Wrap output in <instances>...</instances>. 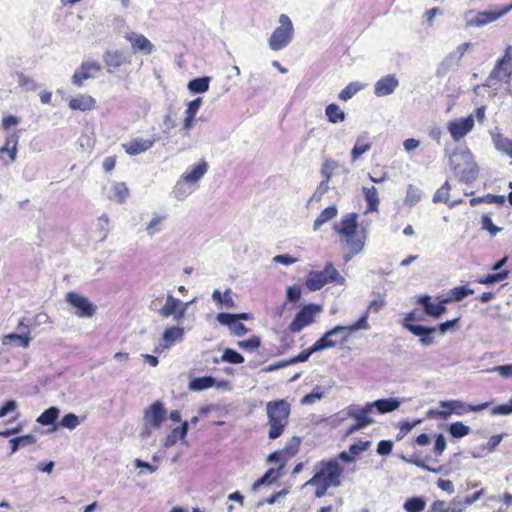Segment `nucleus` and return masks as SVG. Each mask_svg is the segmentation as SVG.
<instances>
[{"mask_svg": "<svg viewBox=\"0 0 512 512\" xmlns=\"http://www.w3.org/2000/svg\"><path fill=\"white\" fill-rule=\"evenodd\" d=\"M342 474L343 468L338 459L322 460L315 466L314 475L305 482L304 486L315 487V497L322 498L329 488H337L341 485Z\"/></svg>", "mask_w": 512, "mask_h": 512, "instance_id": "f257e3e1", "label": "nucleus"}, {"mask_svg": "<svg viewBox=\"0 0 512 512\" xmlns=\"http://www.w3.org/2000/svg\"><path fill=\"white\" fill-rule=\"evenodd\" d=\"M335 231L340 236V242L346 246L349 251L344 254V261L349 262L352 257L362 252L365 247L366 234L364 230H358L357 214L348 213L342 217Z\"/></svg>", "mask_w": 512, "mask_h": 512, "instance_id": "f03ea898", "label": "nucleus"}, {"mask_svg": "<svg viewBox=\"0 0 512 512\" xmlns=\"http://www.w3.org/2000/svg\"><path fill=\"white\" fill-rule=\"evenodd\" d=\"M291 406L284 400L269 401L266 403L267 424L269 426L268 438H279L289 422Z\"/></svg>", "mask_w": 512, "mask_h": 512, "instance_id": "7ed1b4c3", "label": "nucleus"}, {"mask_svg": "<svg viewBox=\"0 0 512 512\" xmlns=\"http://www.w3.org/2000/svg\"><path fill=\"white\" fill-rule=\"evenodd\" d=\"M449 165L461 182L472 183L478 177L479 167L467 149L453 152L449 156Z\"/></svg>", "mask_w": 512, "mask_h": 512, "instance_id": "20e7f679", "label": "nucleus"}, {"mask_svg": "<svg viewBox=\"0 0 512 512\" xmlns=\"http://www.w3.org/2000/svg\"><path fill=\"white\" fill-rule=\"evenodd\" d=\"M367 320L368 312H364V314L355 323L346 326L337 325L334 328L328 330L317 341L326 344L325 349L333 348L339 343H346L352 333L358 330H368L370 328Z\"/></svg>", "mask_w": 512, "mask_h": 512, "instance_id": "39448f33", "label": "nucleus"}, {"mask_svg": "<svg viewBox=\"0 0 512 512\" xmlns=\"http://www.w3.org/2000/svg\"><path fill=\"white\" fill-rule=\"evenodd\" d=\"M512 76V46L505 49L502 58L496 64L489 76L486 78L484 87L494 88L498 82L509 83Z\"/></svg>", "mask_w": 512, "mask_h": 512, "instance_id": "423d86ee", "label": "nucleus"}, {"mask_svg": "<svg viewBox=\"0 0 512 512\" xmlns=\"http://www.w3.org/2000/svg\"><path fill=\"white\" fill-rule=\"evenodd\" d=\"M278 22L279 26L272 32L268 41L269 48L273 51L284 49L290 44L294 36L292 21L286 14H281Z\"/></svg>", "mask_w": 512, "mask_h": 512, "instance_id": "0eeeda50", "label": "nucleus"}, {"mask_svg": "<svg viewBox=\"0 0 512 512\" xmlns=\"http://www.w3.org/2000/svg\"><path fill=\"white\" fill-rule=\"evenodd\" d=\"M512 10V3L498 10L488 11H475L473 9L467 10L464 13L465 26L469 27H483L489 23L495 22L499 18L505 16Z\"/></svg>", "mask_w": 512, "mask_h": 512, "instance_id": "6e6552de", "label": "nucleus"}, {"mask_svg": "<svg viewBox=\"0 0 512 512\" xmlns=\"http://www.w3.org/2000/svg\"><path fill=\"white\" fill-rule=\"evenodd\" d=\"M344 278L340 276L336 268L327 263L322 271H311L306 279V287L309 291L320 290L324 285L336 282L338 284L344 283Z\"/></svg>", "mask_w": 512, "mask_h": 512, "instance_id": "1a4fd4ad", "label": "nucleus"}, {"mask_svg": "<svg viewBox=\"0 0 512 512\" xmlns=\"http://www.w3.org/2000/svg\"><path fill=\"white\" fill-rule=\"evenodd\" d=\"M322 307L315 304L305 305L296 315L289 325V330L293 333L300 332L305 327L314 322L316 314L320 313Z\"/></svg>", "mask_w": 512, "mask_h": 512, "instance_id": "9d476101", "label": "nucleus"}, {"mask_svg": "<svg viewBox=\"0 0 512 512\" xmlns=\"http://www.w3.org/2000/svg\"><path fill=\"white\" fill-rule=\"evenodd\" d=\"M440 405L444 408H448V411H439L438 416L441 419H447L452 413L457 415H463L469 411H481L489 406L488 402L481 403L478 405H470L459 400L441 401Z\"/></svg>", "mask_w": 512, "mask_h": 512, "instance_id": "9b49d317", "label": "nucleus"}, {"mask_svg": "<svg viewBox=\"0 0 512 512\" xmlns=\"http://www.w3.org/2000/svg\"><path fill=\"white\" fill-rule=\"evenodd\" d=\"M66 301L76 309L75 314L81 318H90L96 312V306L87 297L70 291L66 294Z\"/></svg>", "mask_w": 512, "mask_h": 512, "instance_id": "f8f14e48", "label": "nucleus"}, {"mask_svg": "<svg viewBox=\"0 0 512 512\" xmlns=\"http://www.w3.org/2000/svg\"><path fill=\"white\" fill-rule=\"evenodd\" d=\"M166 415L167 410L165 409L163 403L160 401H156L145 410L143 416V423L148 427L159 429L161 427V424L165 421Z\"/></svg>", "mask_w": 512, "mask_h": 512, "instance_id": "ddd939ff", "label": "nucleus"}, {"mask_svg": "<svg viewBox=\"0 0 512 512\" xmlns=\"http://www.w3.org/2000/svg\"><path fill=\"white\" fill-rule=\"evenodd\" d=\"M474 127L473 115L466 118H459L451 120L447 124V129L454 141H459L464 138Z\"/></svg>", "mask_w": 512, "mask_h": 512, "instance_id": "4468645a", "label": "nucleus"}, {"mask_svg": "<svg viewBox=\"0 0 512 512\" xmlns=\"http://www.w3.org/2000/svg\"><path fill=\"white\" fill-rule=\"evenodd\" d=\"M372 414L373 413L371 411V408L367 404L361 409H355V408L350 409L348 412V415L351 418H354L356 420V423L353 424L348 429V434L354 433L358 430H361V429L367 427L370 424H373L375 421L372 418Z\"/></svg>", "mask_w": 512, "mask_h": 512, "instance_id": "2eb2a0df", "label": "nucleus"}, {"mask_svg": "<svg viewBox=\"0 0 512 512\" xmlns=\"http://www.w3.org/2000/svg\"><path fill=\"white\" fill-rule=\"evenodd\" d=\"M156 141V136H152L151 138L136 137L123 143L122 147L127 154L135 156L151 149Z\"/></svg>", "mask_w": 512, "mask_h": 512, "instance_id": "dca6fc26", "label": "nucleus"}, {"mask_svg": "<svg viewBox=\"0 0 512 512\" xmlns=\"http://www.w3.org/2000/svg\"><path fill=\"white\" fill-rule=\"evenodd\" d=\"M101 66L96 61H84L81 66L74 72L72 76V83L81 87L84 80L93 77L94 73L99 72Z\"/></svg>", "mask_w": 512, "mask_h": 512, "instance_id": "f3484780", "label": "nucleus"}, {"mask_svg": "<svg viewBox=\"0 0 512 512\" xmlns=\"http://www.w3.org/2000/svg\"><path fill=\"white\" fill-rule=\"evenodd\" d=\"M399 86V80L394 74L381 77L374 85V94L378 97L392 94Z\"/></svg>", "mask_w": 512, "mask_h": 512, "instance_id": "a211bd4d", "label": "nucleus"}, {"mask_svg": "<svg viewBox=\"0 0 512 512\" xmlns=\"http://www.w3.org/2000/svg\"><path fill=\"white\" fill-rule=\"evenodd\" d=\"M372 143L368 132H361L355 141V144L350 152L351 162H356L363 154L371 150Z\"/></svg>", "mask_w": 512, "mask_h": 512, "instance_id": "6ab92c4d", "label": "nucleus"}, {"mask_svg": "<svg viewBox=\"0 0 512 512\" xmlns=\"http://www.w3.org/2000/svg\"><path fill=\"white\" fill-rule=\"evenodd\" d=\"M125 38L130 42L132 48L136 52H142L143 54L149 55L154 50V45L144 35L130 32Z\"/></svg>", "mask_w": 512, "mask_h": 512, "instance_id": "aec40b11", "label": "nucleus"}, {"mask_svg": "<svg viewBox=\"0 0 512 512\" xmlns=\"http://www.w3.org/2000/svg\"><path fill=\"white\" fill-rule=\"evenodd\" d=\"M407 330L419 337V342L423 346H431L435 343L433 334L437 330L436 327L429 328L422 325H409Z\"/></svg>", "mask_w": 512, "mask_h": 512, "instance_id": "412c9836", "label": "nucleus"}, {"mask_svg": "<svg viewBox=\"0 0 512 512\" xmlns=\"http://www.w3.org/2000/svg\"><path fill=\"white\" fill-rule=\"evenodd\" d=\"M418 303H420L423 306L424 311L427 315L434 318H439L446 312V303H443V301L440 303H433L431 302V297L428 295L420 296L418 298Z\"/></svg>", "mask_w": 512, "mask_h": 512, "instance_id": "4be33fe9", "label": "nucleus"}, {"mask_svg": "<svg viewBox=\"0 0 512 512\" xmlns=\"http://www.w3.org/2000/svg\"><path fill=\"white\" fill-rule=\"evenodd\" d=\"M490 135L496 150L512 159V140L505 137L497 128L491 131Z\"/></svg>", "mask_w": 512, "mask_h": 512, "instance_id": "5701e85b", "label": "nucleus"}, {"mask_svg": "<svg viewBox=\"0 0 512 512\" xmlns=\"http://www.w3.org/2000/svg\"><path fill=\"white\" fill-rule=\"evenodd\" d=\"M401 402L396 398H383L374 402L367 403L370 406L372 413L377 410L381 414L392 412L399 408Z\"/></svg>", "mask_w": 512, "mask_h": 512, "instance_id": "b1692460", "label": "nucleus"}, {"mask_svg": "<svg viewBox=\"0 0 512 512\" xmlns=\"http://www.w3.org/2000/svg\"><path fill=\"white\" fill-rule=\"evenodd\" d=\"M202 104V98L198 97L187 104L182 129L188 134L193 127L195 116Z\"/></svg>", "mask_w": 512, "mask_h": 512, "instance_id": "393cba45", "label": "nucleus"}, {"mask_svg": "<svg viewBox=\"0 0 512 512\" xmlns=\"http://www.w3.org/2000/svg\"><path fill=\"white\" fill-rule=\"evenodd\" d=\"M185 330L179 326L167 327L162 335L165 348H169L176 342H181L184 339Z\"/></svg>", "mask_w": 512, "mask_h": 512, "instance_id": "a878e982", "label": "nucleus"}, {"mask_svg": "<svg viewBox=\"0 0 512 512\" xmlns=\"http://www.w3.org/2000/svg\"><path fill=\"white\" fill-rule=\"evenodd\" d=\"M207 171V162L201 161L197 165L193 166L190 171L183 173L180 177L194 186L206 174Z\"/></svg>", "mask_w": 512, "mask_h": 512, "instance_id": "bb28decb", "label": "nucleus"}, {"mask_svg": "<svg viewBox=\"0 0 512 512\" xmlns=\"http://www.w3.org/2000/svg\"><path fill=\"white\" fill-rule=\"evenodd\" d=\"M129 196V189L124 182H115L111 185L107 197L119 204L126 201Z\"/></svg>", "mask_w": 512, "mask_h": 512, "instance_id": "cd10ccee", "label": "nucleus"}, {"mask_svg": "<svg viewBox=\"0 0 512 512\" xmlns=\"http://www.w3.org/2000/svg\"><path fill=\"white\" fill-rule=\"evenodd\" d=\"M103 60L108 68H118L128 62L124 53L119 50L106 51Z\"/></svg>", "mask_w": 512, "mask_h": 512, "instance_id": "c85d7f7f", "label": "nucleus"}, {"mask_svg": "<svg viewBox=\"0 0 512 512\" xmlns=\"http://www.w3.org/2000/svg\"><path fill=\"white\" fill-rule=\"evenodd\" d=\"M189 429V423L184 421L180 427L173 429L166 437L164 446L172 447L177 443V440H184Z\"/></svg>", "mask_w": 512, "mask_h": 512, "instance_id": "c756f323", "label": "nucleus"}, {"mask_svg": "<svg viewBox=\"0 0 512 512\" xmlns=\"http://www.w3.org/2000/svg\"><path fill=\"white\" fill-rule=\"evenodd\" d=\"M95 105V99L89 95H79L69 101V107L73 110L87 111Z\"/></svg>", "mask_w": 512, "mask_h": 512, "instance_id": "7c9ffc66", "label": "nucleus"}, {"mask_svg": "<svg viewBox=\"0 0 512 512\" xmlns=\"http://www.w3.org/2000/svg\"><path fill=\"white\" fill-rule=\"evenodd\" d=\"M193 191H194V186L192 184H190L189 182H187L186 180H184L182 177H180L179 180L176 182L172 193L177 200L183 201Z\"/></svg>", "mask_w": 512, "mask_h": 512, "instance_id": "2f4dec72", "label": "nucleus"}, {"mask_svg": "<svg viewBox=\"0 0 512 512\" xmlns=\"http://www.w3.org/2000/svg\"><path fill=\"white\" fill-rule=\"evenodd\" d=\"M337 213L338 210L334 205L325 208L315 219L313 223V230H319L322 225L335 218L337 216Z\"/></svg>", "mask_w": 512, "mask_h": 512, "instance_id": "473e14b6", "label": "nucleus"}, {"mask_svg": "<svg viewBox=\"0 0 512 512\" xmlns=\"http://www.w3.org/2000/svg\"><path fill=\"white\" fill-rule=\"evenodd\" d=\"M182 301L178 298H175L173 295L169 294L166 298V302L164 306L159 310V315L163 318H168L172 316L178 310V307H181Z\"/></svg>", "mask_w": 512, "mask_h": 512, "instance_id": "72a5a7b5", "label": "nucleus"}, {"mask_svg": "<svg viewBox=\"0 0 512 512\" xmlns=\"http://www.w3.org/2000/svg\"><path fill=\"white\" fill-rule=\"evenodd\" d=\"M325 346L326 344L316 341L311 347L302 351L299 355L288 360V363L295 364L299 362H305L313 353L324 350Z\"/></svg>", "mask_w": 512, "mask_h": 512, "instance_id": "f704fd0d", "label": "nucleus"}, {"mask_svg": "<svg viewBox=\"0 0 512 512\" xmlns=\"http://www.w3.org/2000/svg\"><path fill=\"white\" fill-rule=\"evenodd\" d=\"M216 380L212 376L194 378L189 382V390L203 391L215 385Z\"/></svg>", "mask_w": 512, "mask_h": 512, "instance_id": "c9c22d12", "label": "nucleus"}, {"mask_svg": "<svg viewBox=\"0 0 512 512\" xmlns=\"http://www.w3.org/2000/svg\"><path fill=\"white\" fill-rule=\"evenodd\" d=\"M325 115L329 122L333 124L341 123L345 120V112L337 104H329L325 109Z\"/></svg>", "mask_w": 512, "mask_h": 512, "instance_id": "e433bc0d", "label": "nucleus"}, {"mask_svg": "<svg viewBox=\"0 0 512 512\" xmlns=\"http://www.w3.org/2000/svg\"><path fill=\"white\" fill-rule=\"evenodd\" d=\"M363 194L367 202L368 211H376L379 204L378 190L376 187H363Z\"/></svg>", "mask_w": 512, "mask_h": 512, "instance_id": "4c0bfd02", "label": "nucleus"}, {"mask_svg": "<svg viewBox=\"0 0 512 512\" xmlns=\"http://www.w3.org/2000/svg\"><path fill=\"white\" fill-rule=\"evenodd\" d=\"M474 293V290L467 286H458L450 290L449 296L443 300V303H449L452 301H461L465 297Z\"/></svg>", "mask_w": 512, "mask_h": 512, "instance_id": "58836bf2", "label": "nucleus"}, {"mask_svg": "<svg viewBox=\"0 0 512 512\" xmlns=\"http://www.w3.org/2000/svg\"><path fill=\"white\" fill-rule=\"evenodd\" d=\"M425 507L426 501L420 496L408 498L403 504V508L406 512H422Z\"/></svg>", "mask_w": 512, "mask_h": 512, "instance_id": "ea45409f", "label": "nucleus"}, {"mask_svg": "<svg viewBox=\"0 0 512 512\" xmlns=\"http://www.w3.org/2000/svg\"><path fill=\"white\" fill-rule=\"evenodd\" d=\"M210 77L195 78L188 83V89L192 93H204L209 89Z\"/></svg>", "mask_w": 512, "mask_h": 512, "instance_id": "a19ab883", "label": "nucleus"}, {"mask_svg": "<svg viewBox=\"0 0 512 512\" xmlns=\"http://www.w3.org/2000/svg\"><path fill=\"white\" fill-rule=\"evenodd\" d=\"M35 442L36 438L31 434L13 438L9 441L11 445V453H15L20 447L32 445Z\"/></svg>", "mask_w": 512, "mask_h": 512, "instance_id": "79ce46f5", "label": "nucleus"}, {"mask_svg": "<svg viewBox=\"0 0 512 512\" xmlns=\"http://www.w3.org/2000/svg\"><path fill=\"white\" fill-rule=\"evenodd\" d=\"M421 197H422L421 191L414 185L410 184L407 187L406 196L404 198V204L409 207H413L418 202H420Z\"/></svg>", "mask_w": 512, "mask_h": 512, "instance_id": "37998d69", "label": "nucleus"}, {"mask_svg": "<svg viewBox=\"0 0 512 512\" xmlns=\"http://www.w3.org/2000/svg\"><path fill=\"white\" fill-rule=\"evenodd\" d=\"M59 416V409L56 407H50L46 409L37 419V422L41 425L48 426L53 424Z\"/></svg>", "mask_w": 512, "mask_h": 512, "instance_id": "c03bdc74", "label": "nucleus"}, {"mask_svg": "<svg viewBox=\"0 0 512 512\" xmlns=\"http://www.w3.org/2000/svg\"><path fill=\"white\" fill-rule=\"evenodd\" d=\"M217 321L220 324H229L230 322H239V320H250L251 314L249 313H240V314H230V313H219L216 317Z\"/></svg>", "mask_w": 512, "mask_h": 512, "instance_id": "a18cd8bd", "label": "nucleus"}, {"mask_svg": "<svg viewBox=\"0 0 512 512\" xmlns=\"http://www.w3.org/2000/svg\"><path fill=\"white\" fill-rule=\"evenodd\" d=\"M339 167V163L333 159H327L324 161L321 167L322 180L329 181L334 175L335 170Z\"/></svg>", "mask_w": 512, "mask_h": 512, "instance_id": "49530a36", "label": "nucleus"}, {"mask_svg": "<svg viewBox=\"0 0 512 512\" xmlns=\"http://www.w3.org/2000/svg\"><path fill=\"white\" fill-rule=\"evenodd\" d=\"M20 138V131L9 134L6 139L4 146H7L11 151V161H15L17 157V146Z\"/></svg>", "mask_w": 512, "mask_h": 512, "instance_id": "de8ad7c7", "label": "nucleus"}, {"mask_svg": "<svg viewBox=\"0 0 512 512\" xmlns=\"http://www.w3.org/2000/svg\"><path fill=\"white\" fill-rule=\"evenodd\" d=\"M460 57L455 51L447 55L441 63V68L444 70H455L461 61Z\"/></svg>", "mask_w": 512, "mask_h": 512, "instance_id": "09e8293b", "label": "nucleus"}, {"mask_svg": "<svg viewBox=\"0 0 512 512\" xmlns=\"http://www.w3.org/2000/svg\"><path fill=\"white\" fill-rule=\"evenodd\" d=\"M363 88V85L358 82L348 84L340 93L339 99L347 101L351 99L358 91Z\"/></svg>", "mask_w": 512, "mask_h": 512, "instance_id": "8fccbe9b", "label": "nucleus"}, {"mask_svg": "<svg viewBox=\"0 0 512 512\" xmlns=\"http://www.w3.org/2000/svg\"><path fill=\"white\" fill-rule=\"evenodd\" d=\"M166 219V216L154 214L151 221L146 226V231L149 236H153L161 231V224Z\"/></svg>", "mask_w": 512, "mask_h": 512, "instance_id": "3c124183", "label": "nucleus"}, {"mask_svg": "<svg viewBox=\"0 0 512 512\" xmlns=\"http://www.w3.org/2000/svg\"><path fill=\"white\" fill-rule=\"evenodd\" d=\"M11 340L19 341L22 347L28 348L30 345L31 337L23 333H10L3 337L2 343L6 345L8 341Z\"/></svg>", "mask_w": 512, "mask_h": 512, "instance_id": "603ef678", "label": "nucleus"}, {"mask_svg": "<svg viewBox=\"0 0 512 512\" xmlns=\"http://www.w3.org/2000/svg\"><path fill=\"white\" fill-rule=\"evenodd\" d=\"M470 427L462 422L452 423L449 427V432L454 438H462L470 433Z\"/></svg>", "mask_w": 512, "mask_h": 512, "instance_id": "864d4df0", "label": "nucleus"}, {"mask_svg": "<svg viewBox=\"0 0 512 512\" xmlns=\"http://www.w3.org/2000/svg\"><path fill=\"white\" fill-rule=\"evenodd\" d=\"M221 360L227 363L240 364L244 362V357L237 351L227 348L224 350Z\"/></svg>", "mask_w": 512, "mask_h": 512, "instance_id": "5fc2aeb1", "label": "nucleus"}, {"mask_svg": "<svg viewBox=\"0 0 512 512\" xmlns=\"http://www.w3.org/2000/svg\"><path fill=\"white\" fill-rule=\"evenodd\" d=\"M451 189V186L448 181H446L434 194L433 196V202H444L448 203L449 200V191Z\"/></svg>", "mask_w": 512, "mask_h": 512, "instance_id": "6e6d98bb", "label": "nucleus"}, {"mask_svg": "<svg viewBox=\"0 0 512 512\" xmlns=\"http://www.w3.org/2000/svg\"><path fill=\"white\" fill-rule=\"evenodd\" d=\"M279 477V473L277 470L275 469H269L264 475L263 477H261L260 479H258L254 484H253V489L256 490L258 489L260 486L266 484V483H272L273 481H275L277 478Z\"/></svg>", "mask_w": 512, "mask_h": 512, "instance_id": "4d7b16f0", "label": "nucleus"}, {"mask_svg": "<svg viewBox=\"0 0 512 512\" xmlns=\"http://www.w3.org/2000/svg\"><path fill=\"white\" fill-rule=\"evenodd\" d=\"M324 395V391L320 386H316L311 393L305 395L301 399V404L303 405H311L315 403L317 400L321 399Z\"/></svg>", "mask_w": 512, "mask_h": 512, "instance_id": "13d9d810", "label": "nucleus"}, {"mask_svg": "<svg viewBox=\"0 0 512 512\" xmlns=\"http://www.w3.org/2000/svg\"><path fill=\"white\" fill-rule=\"evenodd\" d=\"M78 416L74 413L66 414L60 421V426L67 429H74L79 425Z\"/></svg>", "mask_w": 512, "mask_h": 512, "instance_id": "bf43d9fd", "label": "nucleus"}, {"mask_svg": "<svg viewBox=\"0 0 512 512\" xmlns=\"http://www.w3.org/2000/svg\"><path fill=\"white\" fill-rule=\"evenodd\" d=\"M300 442L299 437H292L283 448V453L289 456L295 455L299 450Z\"/></svg>", "mask_w": 512, "mask_h": 512, "instance_id": "052dcab7", "label": "nucleus"}, {"mask_svg": "<svg viewBox=\"0 0 512 512\" xmlns=\"http://www.w3.org/2000/svg\"><path fill=\"white\" fill-rule=\"evenodd\" d=\"M16 76H17V81H18L19 86H21L27 90H30V91H33L37 88L35 81L33 79H31L30 77H28L20 72H17Z\"/></svg>", "mask_w": 512, "mask_h": 512, "instance_id": "680f3d73", "label": "nucleus"}, {"mask_svg": "<svg viewBox=\"0 0 512 512\" xmlns=\"http://www.w3.org/2000/svg\"><path fill=\"white\" fill-rule=\"evenodd\" d=\"M507 276H508V271H501L498 273L489 274L486 277L480 279L479 282L481 284L489 285V284H493L496 282H500V281L504 280L505 278H507Z\"/></svg>", "mask_w": 512, "mask_h": 512, "instance_id": "e2e57ef3", "label": "nucleus"}, {"mask_svg": "<svg viewBox=\"0 0 512 512\" xmlns=\"http://www.w3.org/2000/svg\"><path fill=\"white\" fill-rule=\"evenodd\" d=\"M481 225L483 230H487L491 236H495L501 229L495 226L492 222L491 217L488 214H484L481 219Z\"/></svg>", "mask_w": 512, "mask_h": 512, "instance_id": "0e129e2a", "label": "nucleus"}, {"mask_svg": "<svg viewBox=\"0 0 512 512\" xmlns=\"http://www.w3.org/2000/svg\"><path fill=\"white\" fill-rule=\"evenodd\" d=\"M261 342L259 337L252 336L251 338L238 342V346L244 350H255L260 346Z\"/></svg>", "mask_w": 512, "mask_h": 512, "instance_id": "69168bd1", "label": "nucleus"}, {"mask_svg": "<svg viewBox=\"0 0 512 512\" xmlns=\"http://www.w3.org/2000/svg\"><path fill=\"white\" fill-rule=\"evenodd\" d=\"M392 449L393 443L390 440H381L377 445V453L381 456L389 455Z\"/></svg>", "mask_w": 512, "mask_h": 512, "instance_id": "338daca9", "label": "nucleus"}, {"mask_svg": "<svg viewBox=\"0 0 512 512\" xmlns=\"http://www.w3.org/2000/svg\"><path fill=\"white\" fill-rule=\"evenodd\" d=\"M431 512H451L450 505L443 500H436L431 505Z\"/></svg>", "mask_w": 512, "mask_h": 512, "instance_id": "774afa93", "label": "nucleus"}]
</instances>
